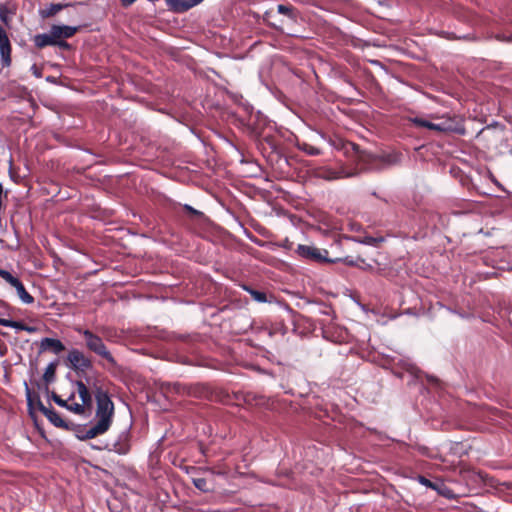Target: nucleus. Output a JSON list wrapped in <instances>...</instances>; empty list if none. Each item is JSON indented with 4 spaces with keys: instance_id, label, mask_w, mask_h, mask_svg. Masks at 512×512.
<instances>
[{
    "instance_id": "2f4dec72",
    "label": "nucleus",
    "mask_w": 512,
    "mask_h": 512,
    "mask_svg": "<svg viewBox=\"0 0 512 512\" xmlns=\"http://www.w3.org/2000/svg\"><path fill=\"white\" fill-rule=\"evenodd\" d=\"M497 39L500 41L512 42V36H506L504 34L497 35Z\"/></svg>"
},
{
    "instance_id": "f3484780",
    "label": "nucleus",
    "mask_w": 512,
    "mask_h": 512,
    "mask_svg": "<svg viewBox=\"0 0 512 512\" xmlns=\"http://www.w3.org/2000/svg\"><path fill=\"white\" fill-rule=\"evenodd\" d=\"M193 485L200 490L201 492H211L212 488L208 485L206 478L203 477H193L192 478Z\"/></svg>"
},
{
    "instance_id": "a211bd4d",
    "label": "nucleus",
    "mask_w": 512,
    "mask_h": 512,
    "mask_svg": "<svg viewBox=\"0 0 512 512\" xmlns=\"http://www.w3.org/2000/svg\"><path fill=\"white\" fill-rule=\"evenodd\" d=\"M56 368H57V362L50 363L44 372L43 379L46 383H50L54 381L55 374H56Z\"/></svg>"
},
{
    "instance_id": "f257e3e1",
    "label": "nucleus",
    "mask_w": 512,
    "mask_h": 512,
    "mask_svg": "<svg viewBox=\"0 0 512 512\" xmlns=\"http://www.w3.org/2000/svg\"><path fill=\"white\" fill-rule=\"evenodd\" d=\"M355 154L356 165L358 170L346 171L344 168L339 170L330 167H318L314 170V176L323 180H336L345 177H353L361 171H380L396 165L401 160V154L397 152L372 154L367 151L360 150V147L354 143H349Z\"/></svg>"
},
{
    "instance_id": "412c9836",
    "label": "nucleus",
    "mask_w": 512,
    "mask_h": 512,
    "mask_svg": "<svg viewBox=\"0 0 512 512\" xmlns=\"http://www.w3.org/2000/svg\"><path fill=\"white\" fill-rule=\"evenodd\" d=\"M183 210L189 216L190 219H203L205 217L204 213L194 209L192 206L185 204L183 205Z\"/></svg>"
},
{
    "instance_id": "423d86ee",
    "label": "nucleus",
    "mask_w": 512,
    "mask_h": 512,
    "mask_svg": "<svg viewBox=\"0 0 512 512\" xmlns=\"http://www.w3.org/2000/svg\"><path fill=\"white\" fill-rule=\"evenodd\" d=\"M67 362L72 370L77 373L85 372L92 368V361L78 349H72L67 355Z\"/></svg>"
},
{
    "instance_id": "0eeeda50",
    "label": "nucleus",
    "mask_w": 512,
    "mask_h": 512,
    "mask_svg": "<svg viewBox=\"0 0 512 512\" xmlns=\"http://www.w3.org/2000/svg\"><path fill=\"white\" fill-rule=\"evenodd\" d=\"M12 46L5 28L0 24V57L3 67H9L12 63Z\"/></svg>"
},
{
    "instance_id": "20e7f679",
    "label": "nucleus",
    "mask_w": 512,
    "mask_h": 512,
    "mask_svg": "<svg viewBox=\"0 0 512 512\" xmlns=\"http://www.w3.org/2000/svg\"><path fill=\"white\" fill-rule=\"evenodd\" d=\"M438 122L428 121L421 117L410 118L409 121L416 127H423L440 133L458 132V123L450 117L436 118Z\"/></svg>"
},
{
    "instance_id": "ddd939ff",
    "label": "nucleus",
    "mask_w": 512,
    "mask_h": 512,
    "mask_svg": "<svg viewBox=\"0 0 512 512\" xmlns=\"http://www.w3.org/2000/svg\"><path fill=\"white\" fill-rule=\"evenodd\" d=\"M76 387L82 404L90 409L92 406V396L89 389L81 380L76 381Z\"/></svg>"
},
{
    "instance_id": "4468645a",
    "label": "nucleus",
    "mask_w": 512,
    "mask_h": 512,
    "mask_svg": "<svg viewBox=\"0 0 512 512\" xmlns=\"http://www.w3.org/2000/svg\"><path fill=\"white\" fill-rule=\"evenodd\" d=\"M68 6H70V4H50L45 9L40 10V15L42 18H51Z\"/></svg>"
},
{
    "instance_id": "9b49d317",
    "label": "nucleus",
    "mask_w": 512,
    "mask_h": 512,
    "mask_svg": "<svg viewBox=\"0 0 512 512\" xmlns=\"http://www.w3.org/2000/svg\"><path fill=\"white\" fill-rule=\"evenodd\" d=\"M53 36L60 39L73 37L80 29V26L52 25Z\"/></svg>"
},
{
    "instance_id": "6ab92c4d",
    "label": "nucleus",
    "mask_w": 512,
    "mask_h": 512,
    "mask_svg": "<svg viewBox=\"0 0 512 512\" xmlns=\"http://www.w3.org/2000/svg\"><path fill=\"white\" fill-rule=\"evenodd\" d=\"M298 147H299L300 150H302L303 152H305V153H307L308 155H311V156H317V155L321 154V150L318 147H315V146H313L311 144H308L306 142L298 144Z\"/></svg>"
},
{
    "instance_id": "c9c22d12",
    "label": "nucleus",
    "mask_w": 512,
    "mask_h": 512,
    "mask_svg": "<svg viewBox=\"0 0 512 512\" xmlns=\"http://www.w3.org/2000/svg\"><path fill=\"white\" fill-rule=\"evenodd\" d=\"M118 452L126 453L127 452V448L124 449V448L121 447L120 449H118Z\"/></svg>"
},
{
    "instance_id": "72a5a7b5",
    "label": "nucleus",
    "mask_w": 512,
    "mask_h": 512,
    "mask_svg": "<svg viewBox=\"0 0 512 512\" xmlns=\"http://www.w3.org/2000/svg\"><path fill=\"white\" fill-rule=\"evenodd\" d=\"M136 0H121V4L123 7H129L132 5Z\"/></svg>"
},
{
    "instance_id": "473e14b6",
    "label": "nucleus",
    "mask_w": 512,
    "mask_h": 512,
    "mask_svg": "<svg viewBox=\"0 0 512 512\" xmlns=\"http://www.w3.org/2000/svg\"><path fill=\"white\" fill-rule=\"evenodd\" d=\"M11 322H12V320L0 318V325H2V326L10 327V324H8V323H11Z\"/></svg>"
},
{
    "instance_id": "9d476101",
    "label": "nucleus",
    "mask_w": 512,
    "mask_h": 512,
    "mask_svg": "<svg viewBox=\"0 0 512 512\" xmlns=\"http://www.w3.org/2000/svg\"><path fill=\"white\" fill-rule=\"evenodd\" d=\"M64 350L65 346L59 339L46 337L40 342V352L51 351L52 353L59 355Z\"/></svg>"
},
{
    "instance_id": "a878e982",
    "label": "nucleus",
    "mask_w": 512,
    "mask_h": 512,
    "mask_svg": "<svg viewBox=\"0 0 512 512\" xmlns=\"http://www.w3.org/2000/svg\"><path fill=\"white\" fill-rule=\"evenodd\" d=\"M277 11H278V13L287 15L290 18L294 17V9L292 6H286V5L280 4L277 6Z\"/></svg>"
},
{
    "instance_id": "6e6552de",
    "label": "nucleus",
    "mask_w": 512,
    "mask_h": 512,
    "mask_svg": "<svg viewBox=\"0 0 512 512\" xmlns=\"http://www.w3.org/2000/svg\"><path fill=\"white\" fill-rule=\"evenodd\" d=\"M37 407L54 426L65 430L70 429L69 423L62 419L53 408L45 407L39 397L37 398Z\"/></svg>"
},
{
    "instance_id": "5701e85b",
    "label": "nucleus",
    "mask_w": 512,
    "mask_h": 512,
    "mask_svg": "<svg viewBox=\"0 0 512 512\" xmlns=\"http://www.w3.org/2000/svg\"><path fill=\"white\" fill-rule=\"evenodd\" d=\"M67 410L73 412L77 415H83L85 413V410L88 409L86 406H84L82 403H76V402H68V407H66Z\"/></svg>"
},
{
    "instance_id": "cd10ccee",
    "label": "nucleus",
    "mask_w": 512,
    "mask_h": 512,
    "mask_svg": "<svg viewBox=\"0 0 512 512\" xmlns=\"http://www.w3.org/2000/svg\"><path fill=\"white\" fill-rule=\"evenodd\" d=\"M54 46H58L60 49L63 50H69L71 48V45L67 41H65V39L60 38L56 39V43L54 44Z\"/></svg>"
},
{
    "instance_id": "1a4fd4ad",
    "label": "nucleus",
    "mask_w": 512,
    "mask_h": 512,
    "mask_svg": "<svg viewBox=\"0 0 512 512\" xmlns=\"http://www.w3.org/2000/svg\"><path fill=\"white\" fill-rule=\"evenodd\" d=\"M170 10L183 13L198 5L203 0H165Z\"/></svg>"
},
{
    "instance_id": "7ed1b4c3",
    "label": "nucleus",
    "mask_w": 512,
    "mask_h": 512,
    "mask_svg": "<svg viewBox=\"0 0 512 512\" xmlns=\"http://www.w3.org/2000/svg\"><path fill=\"white\" fill-rule=\"evenodd\" d=\"M77 332L82 334L85 338L86 347L94 352L95 354L99 355L100 357L107 360L111 365H116V360L110 353V351L107 349L106 345L104 344L101 337L94 334L92 331L88 329H76Z\"/></svg>"
},
{
    "instance_id": "dca6fc26",
    "label": "nucleus",
    "mask_w": 512,
    "mask_h": 512,
    "mask_svg": "<svg viewBox=\"0 0 512 512\" xmlns=\"http://www.w3.org/2000/svg\"><path fill=\"white\" fill-rule=\"evenodd\" d=\"M14 288L16 289L17 294L23 303L31 304L34 302L33 296L27 292L21 281Z\"/></svg>"
},
{
    "instance_id": "aec40b11",
    "label": "nucleus",
    "mask_w": 512,
    "mask_h": 512,
    "mask_svg": "<svg viewBox=\"0 0 512 512\" xmlns=\"http://www.w3.org/2000/svg\"><path fill=\"white\" fill-rule=\"evenodd\" d=\"M10 324V328H15L17 330H23V331H26L28 333H35L37 331V328L34 327V326H29L27 324H25L24 322H21V321H14L12 320Z\"/></svg>"
},
{
    "instance_id": "2eb2a0df",
    "label": "nucleus",
    "mask_w": 512,
    "mask_h": 512,
    "mask_svg": "<svg viewBox=\"0 0 512 512\" xmlns=\"http://www.w3.org/2000/svg\"><path fill=\"white\" fill-rule=\"evenodd\" d=\"M242 288L247 291L255 301L259 303L267 302V294L264 291L256 290L248 285H243Z\"/></svg>"
},
{
    "instance_id": "f8f14e48",
    "label": "nucleus",
    "mask_w": 512,
    "mask_h": 512,
    "mask_svg": "<svg viewBox=\"0 0 512 512\" xmlns=\"http://www.w3.org/2000/svg\"><path fill=\"white\" fill-rule=\"evenodd\" d=\"M33 42L38 49H43L47 46H54V44L56 43V37L53 36V31L50 28L48 34L43 33L35 35L33 37Z\"/></svg>"
},
{
    "instance_id": "f03ea898",
    "label": "nucleus",
    "mask_w": 512,
    "mask_h": 512,
    "mask_svg": "<svg viewBox=\"0 0 512 512\" xmlns=\"http://www.w3.org/2000/svg\"><path fill=\"white\" fill-rule=\"evenodd\" d=\"M96 404L97 408L95 416L97 422L89 429H86L82 435H77V437L82 441L90 440L106 433L113 422L114 403L107 392L102 389H98L96 393Z\"/></svg>"
},
{
    "instance_id": "4be33fe9",
    "label": "nucleus",
    "mask_w": 512,
    "mask_h": 512,
    "mask_svg": "<svg viewBox=\"0 0 512 512\" xmlns=\"http://www.w3.org/2000/svg\"><path fill=\"white\" fill-rule=\"evenodd\" d=\"M0 277L9 283L12 287H15L19 282V278L13 276L9 271L0 268Z\"/></svg>"
},
{
    "instance_id": "b1692460",
    "label": "nucleus",
    "mask_w": 512,
    "mask_h": 512,
    "mask_svg": "<svg viewBox=\"0 0 512 512\" xmlns=\"http://www.w3.org/2000/svg\"><path fill=\"white\" fill-rule=\"evenodd\" d=\"M419 482L421 484H423L424 486L431 488L433 490H439V486H443L442 482H433L424 476L419 477Z\"/></svg>"
},
{
    "instance_id": "bb28decb",
    "label": "nucleus",
    "mask_w": 512,
    "mask_h": 512,
    "mask_svg": "<svg viewBox=\"0 0 512 512\" xmlns=\"http://www.w3.org/2000/svg\"><path fill=\"white\" fill-rule=\"evenodd\" d=\"M358 260H360L361 262H364V260L360 259L359 257L356 260H354V259H352L349 256L345 257L344 259H337V260H334V261L335 262L343 261L345 264H347L349 266H356V265H358Z\"/></svg>"
},
{
    "instance_id": "39448f33",
    "label": "nucleus",
    "mask_w": 512,
    "mask_h": 512,
    "mask_svg": "<svg viewBox=\"0 0 512 512\" xmlns=\"http://www.w3.org/2000/svg\"><path fill=\"white\" fill-rule=\"evenodd\" d=\"M302 259L316 262V263H335L334 260L327 257L328 251L319 249L315 246L300 244L295 251Z\"/></svg>"
},
{
    "instance_id": "f704fd0d",
    "label": "nucleus",
    "mask_w": 512,
    "mask_h": 512,
    "mask_svg": "<svg viewBox=\"0 0 512 512\" xmlns=\"http://www.w3.org/2000/svg\"><path fill=\"white\" fill-rule=\"evenodd\" d=\"M27 402H28V406L31 407L32 406V397H31V393H30L29 389H27Z\"/></svg>"
},
{
    "instance_id": "c756f323",
    "label": "nucleus",
    "mask_w": 512,
    "mask_h": 512,
    "mask_svg": "<svg viewBox=\"0 0 512 512\" xmlns=\"http://www.w3.org/2000/svg\"><path fill=\"white\" fill-rule=\"evenodd\" d=\"M440 495L450 498V490L443 484V486H439V490H436Z\"/></svg>"
},
{
    "instance_id": "7c9ffc66",
    "label": "nucleus",
    "mask_w": 512,
    "mask_h": 512,
    "mask_svg": "<svg viewBox=\"0 0 512 512\" xmlns=\"http://www.w3.org/2000/svg\"><path fill=\"white\" fill-rule=\"evenodd\" d=\"M273 17V11H268L265 13L264 15V20L269 24V25H272L274 27H276V25L271 21V18Z\"/></svg>"
},
{
    "instance_id": "c85d7f7f",
    "label": "nucleus",
    "mask_w": 512,
    "mask_h": 512,
    "mask_svg": "<svg viewBox=\"0 0 512 512\" xmlns=\"http://www.w3.org/2000/svg\"><path fill=\"white\" fill-rule=\"evenodd\" d=\"M0 20H1L4 24L8 25V22H9L8 12H7V10H6L4 7H2V6H0Z\"/></svg>"
},
{
    "instance_id": "393cba45",
    "label": "nucleus",
    "mask_w": 512,
    "mask_h": 512,
    "mask_svg": "<svg viewBox=\"0 0 512 512\" xmlns=\"http://www.w3.org/2000/svg\"><path fill=\"white\" fill-rule=\"evenodd\" d=\"M52 399H53V401H54L57 405H59V406H61V407L66 408V407H68V402L73 401V399H74V394H71V395H70V397H69L67 400H64V399H62L59 395H57L56 393H53V394H52Z\"/></svg>"
}]
</instances>
